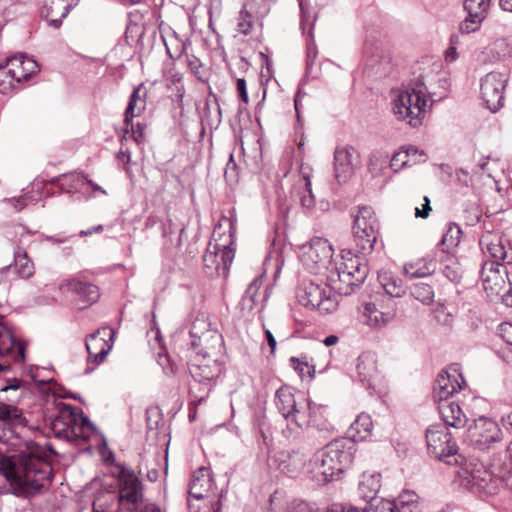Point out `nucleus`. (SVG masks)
<instances>
[{
  "mask_svg": "<svg viewBox=\"0 0 512 512\" xmlns=\"http://www.w3.org/2000/svg\"><path fill=\"white\" fill-rule=\"evenodd\" d=\"M356 273L345 272V270L335 271L331 270L326 280L329 282L331 289L334 293L340 296L351 295L357 288H359L365 280L356 281Z\"/></svg>",
  "mask_w": 512,
  "mask_h": 512,
  "instance_id": "22",
  "label": "nucleus"
},
{
  "mask_svg": "<svg viewBox=\"0 0 512 512\" xmlns=\"http://www.w3.org/2000/svg\"><path fill=\"white\" fill-rule=\"evenodd\" d=\"M352 151V147H338L335 150L334 173L339 183L346 182L353 174Z\"/></svg>",
  "mask_w": 512,
  "mask_h": 512,
  "instance_id": "25",
  "label": "nucleus"
},
{
  "mask_svg": "<svg viewBox=\"0 0 512 512\" xmlns=\"http://www.w3.org/2000/svg\"><path fill=\"white\" fill-rule=\"evenodd\" d=\"M491 0H465L464 10L467 13L477 14L481 17H487Z\"/></svg>",
  "mask_w": 512,
  "mask_h": 512,
  "instance_id": "49",
  "label": "nucleus"
},
{
  "mask_svg": "<svg viewBox=\"0 0 512 512\" xmlns=\"http://www.w3.org/2000/svg\"><path fill=\"white\" fill-rule=\"evenodd\" d=\"M499 334L502 339L510 346H512V324L505 322L499 326Z\"/></svg>",
  "mask_w": 512,
  "mask_h": 512,
  "instance_id": "62",
  "label": "nucleus"
},
{
  "mask_svg": "<svg viewBox=\"0 0 512 512\" xmlns=\"http://www.w3.org/2000/svg\"><path fill=\"white\" fill-rule=\"evenodd\" d=\"M261 285V277H256L250 282L240 301V306L242 310H253L257 303L258 291Z\"/></svg>",
  "mask_w": 512,
  "mask_h": 512,
  "instance_id": "41",
  "label": "nucleus"
},
{
  "mask_svg": "<svg viewBox=\"0 0 512 512\" xmlns=\"http://www.w3.org/2000/svg\"><path fill=\"white\" fill-rule=\"evenodd\" d=\"M130 512H161V509L153 501H148L130 507Z\"/></svg>",
  "mask_w": 512,
  "mask_h": 512,
  "instance_id": "60",
  "label": "nucleus"
},
{
  "mask_svg": "<svg viewBox=\"0 0 512 512\" xmlns=\"http://www.w3.org/2000/svg\"><path fill=\"white\" fill-rule=\"evenodd\" d=\"M356 443L348 437L336 438L327 443L312 458V462L324 481L336 480L353 462Z\"/></svg>",
  "mask_w": 512,
  "mask_h": 512,
  "instance_id": "4",
  "label": "nucleus"
},
{
  "mask_svg": "<svg viewBox=\"0 0 512 512\" xmlns=\"http://www.w3.org/2000/svg\"><path fill=\"white\" fill-rule=\"evenodd\" d=\"M146 421L148 430H154L159 427L160 423H163L162 416L158 408H148L146 410Z\"/></svg>",
  "mask_w": 512,
  "mask_h": 512,
  "instance_id": "53",
  "label": "nucleus"
},
{
  "mask_svg": "<svg viewBox=\"0 0 512 512\" xmlns=\"http://www.w3.org/2000/svg\"><path fill=\"white\" fill-rule=\"evenodd\" d=\"M504 275H507L506 267L497 261L484 262L480 277L485 291L498 294L505 285Z\"/></svg>",
  "mask_w": 512,
  "mask_h": 512,
  "instance_id": "20",
  "label": "nucleus"
},
{
  "mask_svg": "<svg viewBox=\"0 0 512 512\" xmlns=\"http://www.w3.org/2000/svg\"><path fill=\"white\" fill-rule=\"evenodd\" d=\"M118 478L120 481V493H119V501L122 505L128 503V479H127V470L124 466L119 467Z\"/></svg>",
  "mask_w": 512,
  "mask_h": 512,
  "instance_id": "51",
  "label": "nucleus"
},
{
  "mask_svg": "<svg viewBox=\"0 0 512 512\" xmlns=\"http://www.w3.org/2000/svg\"><path fill=\"white\" fill-rule=\"evenodd\" d=\"M382 286L385 292L391 297L400 298L406 293V287L403 281L395 276L383 277Z\"/></svg>",
  "mask_w": 512,
  "mask_h": 512,
  "instance_id": "47",
  "label": "nucleus"
},
{
  "mask_svg": "<svg viewBox=\"0 0 512 512\" xmlns=\"http://www.w3.org/2000/svg\"><path fill=\"white\" fill-rule=\"evenodd\" d=\"M152 501V490L143 477L142 465H138V471L130 469V507Z\"/></svg>",
  "mask_w": 512,
  "mask_h": 512,
  "instance_id": "23",
  "label": "nucleus"
},
{
  "mask_svg": "<svg viewBox=\"0 0 512 512\" xmlns=\"http://www.w3.org/2000/svg\"><path fill=\"white\" fill-rule=\"evenodd\" d=\"M480 245L483 250H486L491 255L494 259L493 261L499 262V260H505L507 258V251L502 244L501 239L497 236L483 237L480 240Z\"/></svg>",
  "mask_w": 512,
  "mask_h": 512,
  "instance_id": "40",
  "label": "nucleus"
},
{
  "mask_svg": "<svg viewBox=\"0 0 512 512\" xmlns=\"http://www.w3.org/2000/svg\"><path fill=\"white\" fill-rule=\"evenodd\" d=\"M439 88L443 92H438L430 81L422 76L414 79L408 85L400 90L397 98L394 100L393 111L400 120H408L412 127L421 125L426 112V107L430 101V107L434 102L445 98L448 88L446 78L438 79Z\"/></svg>",
  "mask_w": 512,
  "mask_h": 512,
  "instance_id": "2",
  "label": "nucleus"
},
{
  "mask_svg": "<svg viewBox=\"0 0 512 512\" xmlns=\"http://www.w3.org/2000/svg\"><path fill=\"white\" fill-rule=\"evenodd\" d=\"M211 487V478L207 468L200 467L192 475L189 485V495L195 499H202L204 493Z\"/></svg>",
  "mask_w": 512,
  "mask_h": 512,
  "instance_id": "33",
  "label": "nucleus"
},
{
  "mask_svg": "<svg viewBox=\"0 0 512 512\" xmlns=\"http://www.w3.org/2000/svg\"><path fill=\"white\" fill-rule=\"evenodd\" d=\"M69 290L75 292L80 299L92 304L99 299V289L96 285L82 281L79 279H72L68 283Z\"/></svg>",
  "mask_w": 512,
  "mask_h": 512,
  "instance_id": "35",
  "label": "nucleus"
},
{
  "mask_svg": "<svg viewBox=\"0 0 512 512\" xmlns=\"http://www.w3.org/2000/svg\"><path fill=\"white\" fill-rule=\"evenodd\" d=\"M379 228V221L372 207H359L352 226L353 239L359 254L365 256L373 251Z\"/></svg>",
  "mask_w": 512,
  "mask_h": 512,
  "instance_id": "9",
  "label": "nucleus"
},
{
  "mask_svg": "<svg viewBox=\"0 0 512 512\" xmlns=\"http://www.w3.org/2000/svg\"><path fill=\"white\" fill-rule=\"evenodd\" d=\"M443 275L451 282L458 283L461 280V272L457 265H446Z\"/></svg>",
  "mask_w": 512,
  "mask_h": 512,
  "instance_id": "58",
  "label": "nucleus"
},
{
  "mask_svg": "<svg viewBox=\"0 0 512 512\" xmlns=\"http://www.w3.org/2000/svg\"><path fill=\"white\" fill-rule=\"evenodd\" d=\"M333 253V248L328 240L314 237L309 244L302 247L300 260L310 273L320 274L327 271L328 274L335 265L332 261Z\"/></svg>",
  "mask_w": 512,
  "mask_h": 512,
  "instance_id": "10",
  "label": "nucleus"
},
{
  "mask_svg": "<svg viewBox=\"0 0 512 512\" xmlns=\"http://www.w3.org/2000/svg\"><path fill=\"white\" fill-rule=\"evenodd\" d=\"M467 485L480 496L495 495L501 487L512 492V454L505 459L493 458L488 468H474Z\"/></svg>",
  "mask_w": 512,
  "mask_h": 512,
  "instance_id": "5",
  "label": "nucleus"
},
{
  "mask_svg": "<svg viewBox=\"0 0 512 512\" xmlns=\"http://www.w3.org/2000/svg\"><path fill=\"white\" fill-rule=\"evenodd\" d=\"M83 194H88L90 196H97L98 194L106 195V190L103 189L98 184L94 183L91 179L86 177L85 190Z\"/></svg>",
  "mask_w": 512,
  "mask_h": 512,
  "instance_id": "59",
  "label": "nucleus"
},
{
  "mask_svg": "<svg viewBox=\"0 0 512 512\" xmlns=\"http://www.w3.org/2000/svg\"><path fill=\"white\" fill-rule=\"evenodd\" d=\"M508 78L506 74L492 71L481 80V96L486 107L493 113L503 107L504 89Z\"/></svg>",
  "mask_w": 512,
  "mask_h": 512,
  "instance_id": "13",
  "label": "nucleus"
},
{
  "mask_svg": "<svg viewBox=\"0 0 512 512\" xmlns=\"http://www.w3.org/2000/svg\"><path fill=\"white\" fill-rule=\"evenodd\" d=\"M410 294L424 305H430L434 300V289L431 284L417 282L410 286Z\"/></svg>",
  "mask_w": 512,
  "mask_h": 512,
  "instance_id": "43",
  "label": "nucleus"
},
{
  "mask_svg": "<svg viewBox=\"0 0 512 512\" xmlns=\"http://www.w3.org/2000/svg\"><path fill=\"white\" fill-rule=\"evenodd\" d=\"M217 357L196 352L188 363L189 373L195 382L210 385L211 381L219 376L221 364Z\"/></svg>",
  "mask_w": 512,
  "mask_h": 512,
  "instance_id": "16",
  "label": "nucleus"
},
{
  "mask_svg": "<svg viewBox=\"0 0 512 512\" xmlns=\"http://www.w3.org/2000/svg\"><path fill=\"white\" fill-rule=\"evenodd\" d=\"M305 399L298 402L289 387H281L275 393V405L286 420H291L298 427H303L306 410Z\"/></svg>",
  "mask_w": 512,
  "mask_h": 512,
  "instance_id": "15",
  "label": "nucleus"
},
{
  "mask_svg": "<svg viewBox=\"0 0 512 512\" xmlns=\"http://www.w3.org/2000/svg\"><path fill=\"white\" fill-rule=\"evenodd\" d=\"M394 317L392 311H381L375 303H365L361 308V320L364 324L377 328L389 323Z\"/></svg>",
  "mask_w": 512,
  "mask_h": 512,
  "instance_id": "28",
  "label": "nucleus"
},
{
  "mask_svg": "<svg viewBox=\"0 0 512 512\" xmlns=\"http://www.w3.org/2000/svg\"><path fill=\"white\" fill-rule=\"evenodd\" d=\"M306 410L304 412V424L306 426L305 436L310 441L311 446L321 444V440H325L330 433L333 431L332 425L323 418L320 421H316V416L322 417V406L307 402L305 403Z\"/></svg>",
  "mask_w": 512,
  "mask_h": 512,
  "instance_id": "14",
  "label": "nucleus"
},
{
  "mask_svg": "<svg viewBox=\"0 0 512 512\" xmlns=\"http://www.w3.org/2000/svg\"><path fill=\"white\" fill-rule=\"evenodd\" d=\"M17 65L16 60H7L5 64L0 65V93L8 94L21 83L13 69L17 68Z\"/></svg>",
  "mask_w": 512,
  "mask_h": 512,
  "instance_id": "30",
  "label": "nucleus"
},
{
  "mask_svg": "<svg viewBox=\"0 0 512 512\" xmlns=\"http://www.w3.org/2000/svg\"><path fill=\"white\" fill-rule=\"evenodd\" d=\"M155 341L158 345V351L155 352L157 363L162 367L163 372L166 375H172L175 372L174 364L171 362L170 357L165 351V347L162 344V339L159 335V331L155 332Z\"/></svg>",
  "mask_w": 512,
  "mask_h": 512,
  "instance_id": "45",
  "label": "nucleus"
},
{
  "mask_svg": "<svg viewBox=\"0 0 512 512\" xmlns=\"http://www.w3.org/2000/svg\"><path fill=\"white\" fill-rule=\"evenodd\" d=\"M296 298L300 305L324 313H331L338 306V296L331 289L328 281L320 284L312 280H304L297 287Z\"/></svg>",
  "mask_w": 512,
  "mask_h": 512,
  "instance_id": "7",
  "label": "nucleus"
},
{
  "mask_svg": "<svg viewBox=\"0 0 512 512\" xmlns=\"http://www.w3.org/2000/svg\"><path fill=\"white\" fill-rule=\"evenodd\" d=\"M147 89L139 84L130 95V118L139 116L146 107Z\"/></svg>",
  "mask_w": 512,
  "mask_h": 512,
  "instance_id": "42",
  "label": "nucleus"
},
{
  "mask_svg": "<svg viewBox=\"0 0 512 512\" xmlns=\"http://www.w3.org/2000/svg\"><path fill=\"white\" fill-rule=\"evenodd\" d=\"M373 424L370 415L361 413L351 424V430L358 434L359 438H365L372 430Z\"/></svg>",
  "mask_w": 512,
  "mask_h": 512,
  "instance_id": "48",
  "label": "nucleus"
},
{
  "mask_svg": "<svg viewBox=\"0 0 512 512\" xmlns=\"http://www.w3.org/2000/svg\"><path fill=\"white\" fill-rule=\"evenodd\" d=\"M331 270H345V272L356 273V278H358L356 279L357 282H359L360 280H366L369 274V268L365 259L357 254H353L351 251L343 253L341 263H335L334 267Z\"/></svg>",
  "mask_w": 512,
  "mask_h": 512,
  "instance_id": "27",
  "label": "nucleus"
},
{
  "mask_svg": "<svg viewBox=\"0 0 512 512\" xmlns=\"http://www.w3.org/2000/svg\"><path fill=\"white\" fill-rule=\"evenodd\" d=\"M290 361L293 363L297 362V366H294V368L299 372L301 377L304 376L305 370L308 374H310L311 377H313V374L315 373L314 366L310 368L307 362H303L301 359L296 357H292Z\"/></svg>",
  "mask_w": 512,
  "mask_h": 512,
  "instance_id": "61",
  "label": "nucleus"
},
{
  "mask_svg": "<svg viewBox=\"0 0 512 512\" xmlns=\"http://www.w3.org/2000/svg\"><path fill=\"white\" fill-rule=\"evenodd\" d=\"M190 346L203 355L218 356L223 347V338L204 317L196 318L189 330Z\"/></svg>",
  "mask_w": 512,
  "mask_h": 512,
  "instance_id": "11",
  "label": "nucleus"
},
{
  "mask_svg": "<svg viewBox=\"0 0 512 512\" xmlns=\"http://www.w3.org/2000/svg\"><path fill=\"white\" fill-rule=\"evenodd\" d=\"M461 229L455 223L449 224L448 229L443 234L439 246L442 251H449L451 248L456 247L460 242Z\"/></svg>",
  "mask_w": 512,
  "mask_h": 512,
  "instance_id": "44",
  "label": "nucleus"
},
{
  "mask_svg": "<svg viewBox=\"0 0 512 512\" xmlns=\"http://www.w3.org/2000/svg\"><path fill=\"white\" fill-rule=\"evenodd\" d=\"M356 370L360 382L367 389L373 387L374 379L377 377V358L373 352L366 351L357 358Z\"/></svg>",
  "mask_w": 512,
  "mask_h": 512,
  "instance_id": "24",
  "label": "nucleus"
},
{
  "mask_svg": "<svg viewBox=\"0 0 512 512\" xmlns=\"http://www.w3.org/2000/svg\"><path fill=\"white\" fill-rule=\"evenodd\" d=\"M380 474H363L362 479L359 482L358 490L360 496L371 503L375 499V496L380 490Z\"/></svg>",
  "mask_w": 512,
  "mask_h": 512,
  "instance_id": "36",
  "label": "nucleus"
},
{
  "mask_svg": "<svg viewBox=\"0 0 512 512\" xmlns=\"http://www.w3.org/2000/svg\"><path fill=\"white\" fill-rule=\"evenodd\" d=\"M7 60H16L17 64H19L17 65V68L13 69L16 77L19 78L21 83L27 81L32 75L39 71L37 62L23 54L15 55Z\"/></svg>",
  "mask_w": 512,
  "mask_h": 512,
  "instance_id": "37",
  "label": "nucleus"
},
{
  "mask_svg": "<svg viewBox=\"0 0 512 512\" xmlns=\"http://www.w3.org/2000/svg\"><path fill=\"white\" fill-rule=\"evenodd\" d=\"M51 428L59 438L80 437L77 432V417L71 405L62 404L59 415L51 421Z\"/></svg>",
  "mask_w": 512,
  "mask_h": 512,
  "instance_id": "19",
  "label": "nucleus"
},
{
  "mask_svg": "<svg viewBox=\"0 0 512 512\" xmlns=\"http://www.w3.org/2000/svg\"><path fill=\"white\" fill-rule=\"evenodd\" d=\"M435 318L437 322L443 326L450 327L453 323V315L446 309L444 305H439L435 309Z\"/></svg>",
  "mask_w": 512,
  "mask_h": 512,
  "instance_id": "55",
  "label": "nucleus"
},
{
  "mask_svg": "<svg viewBox=\"0 0 512 512\" xmlns=\"http://www.w3.org/2000/svg\"><path fill=\"white\" fill-rule=\"evenodd\" d=\"M435 270L436 262L432 258H424L413 263H407L403 268L405 276L409 279L429 276L433 274Z\"/></svg>",
  "mask_w": 512,
  "mask_h": 512,
  "instance_id": "34",
  "label": "nucleus"
},
{
  "mask_svg": "<svg viewBox=\"0 0 512 512\" xmlns=\"http://www.w3.org/2000/svg\"><path fill=\"white\" fill-rule=\"evenodd\" d=\"M418 496L412 491H405L398 498V502L402 507L417 503Z\"/></svg>",
  "mask_w": 512,
  "mask_h": 512,
  "instance_id": "63",
  "label": "nucleus"
},
{
  "mask_svg": "<svg viewBox=\"0 0 512 512\" xmlns=\"http://www.w3.org/2000/svg\"><path fill=\"white\" fill-rule=\"evenodd\" d=\"M86 177L80 173L63 175L60 179V188L66 193H83L85 190Z\"/></svg>",
  "mask_w": 512,
  "mask_h": 512,
  "instance_id": "39",
  "label": "nucleus"
},
{
  "mask_svg": "<svg viewBox=\"0 0 512 512\" xmlns=\"http://www.w3.org/2000/svg\"><path fill=\"white\" fill-rule=\"evenodd\" d=\"M467 14V17L459 24V31L462 34H470L479 30L482 22L486 19L485 17H481L477 14Z\"/></svg>",
  "mask_w": 512,
  "mask_h": 512,
  "instance_id": "50",
  "label": "nucleus"
},
{
  "mask_svg": "<svg viewBox=\"0 0 512 512\" xmlns=\"http://www.w3.org/2000/svg\"><path fill=\"white\" fill-rule=\"evenodd\" d=\"M465 385V380L456 365L438 374L433 385V399L438 404L442 420L453 428H464L468 417L456 401L450 400Z\"/></svg>",
  "mask_w": 512,
  "mask_h": 512,
  "instance_id": "3",
  "label": "nucleus"
},
{
  "mask_svg": "<svg viewBox=\"0 0 512 512\" xmlns=\"http://www.w3.org/2000/svg\"><path fill=\"white\" fill-rule=\"evenodd\" d=\"M402 152L407 154L408 159H410V165L426 161L425 153L418 150L415 146H409L405 150H402Z\"/></svg>",
  "mask_w": 512,
  "mask_h": 512,
  "instance_id": "57",
  "label": "nucleus"
},
{
  "mask_svg": "<svg viewBox=\"0 0 512 512\" xmlns=\"http://www.w3.org/2000/svg\"><path fill=\"white\" fill-rule=\"evenodd\" d=\"M467 432L470 444L479 450L493 448L503 438V433L498 424L483 416L474 419L473 423L468 426Z\"/></svg>",
  "mask_w": 512,
  "mask_h": 512,
  "instance_id": "12",
  "label": "nucleus"
},
{
  "mask_svg": "<svg viewBox=\"0 0 512 512\" xmlns=\"http://www.w3.org/2000/svg\"><path fill=\"white\" fill-rule=\"evenodd\" d=\"M51 471L48 462L33 455L8 457L0 462V472L9 483L10 492L23 498L39 493L50 481Z\"/></svg>",
  "mask_w": 512,
  "mask_h": 512,
  "instance_id": "1",
  "label": "nucleus"
},
{
  "mask_svg": "<svg viewBox=\"0 0 512 512\" xmlns=\"http://www.w3.org/2000/svg\"><path fill=\"white\" fill-rule=\"evenodd\" d=\"M410 165V159H408L407 154L402 151L396 152L390 159V167L394 171H398L402 167Z\"/></svg>",
  "mask_w": 512,
  "mask_h": 512,
  "instance_id": "56",
  "label": "nucleus"
},
{
  "mask_svg": "<svg viewBox=\"0 0 512 512\" xmlns=\"http://www.w3.org/2000/svg\"><path fill=\"white\" fill-rule=\"evenodd\" d=\"M231 244V241L227 244L209 242L207 251L203 255L204 266L209 269H214L217 274H220V270L226 272L235 255Z\"/></svg>",
  "mask_w": 512,
  "mask_h": 512,
  "instance_id": "18",
  "label": "nucleus"
},
{
  "mask_svg": "<svg viewBox=\"0 0 512 512\" xmlns=\"http://www.w3.org/2000/svg\"><path fill=\"white\" fill-rule=\"evenodd\" d=\"M13 348L17 349V355L24 359L25 348L22 344L16 343L11 331L0 322V355L4 356L12 352Z\"/></svg>",
  "mask_w": 512,
  "mask_h": 512,
  "instance_id": "38",
  "label": "nucleus"
},
{
  "mask_svg": "<svg viewBox=\"0 0 512 512\" xmlns=\"http://www.w3.org/2000/svg\"><path fill=\"white\" fill-rule=\"evenodd\" d=\"M79 0H44L41 15L53 28H59L62 20L68 16L70 10L77 6Z\"/></svg>",
  "mask_w": 512,
  "mask_h": 512,
  "instance_id": "21",
  "label": "nucleus"
},
{
  "mask_svg": "<svg viewBox=\"0 0 512 512\" xmlns=\"http://www.w3.org/2000/svg\"><path fill=\"white\" fill-rule=\"evenodd\" d=\"M115 331L108 326L101 327L90 334L86 339L88 360L101 364L113 346Z\"/></svg>",
  "mask_w": 512,
  "mask_h": 512,
  "instance_id": "17",
  "label": "nucleus"
},
{
  "mask_svg": "<svg viewBox=\"0 0 512 512\" xmlns=\"http://www.w3.org/2000/svg\"><path fill=\"white\" fill-rule=\"evenodd\" d=\"M146 126L140 122L133 123L130 120V137L138 144L141 145L145 142V131Z\"/></svg>",
  "mask_w": 512,
  "mask_h": 512,
  "instance_id": "54",
  "label": "nucleus"
},
{
  "mask_svg": "<svg viewBox=\"0 0 512 512\" xmlns=\"http://www.w3.org/2000/svg\"><path fill=\"white\" fill-rule=\"evenodd\" d=\"M299 194L301 206L307 211H311L315 207V197L312 192V185L308 175L303 176Z\"/></svg>",
  "mask_w": 512,
  "mask_h": 512,
  "instance_id": "46",
  "label": "nucleus"
},
{
  "mask_svg": "<svg viewBox=\"0 0 512 512\" xmlns=\"http://www.w3.org/2000/svg\"><path fill=\"white\" fill-rule=\"evenodd\" d=\"M28 421L18 406L0 400V444L16 450L26 444Z\"/></svg>",
  "mask_w": 512,
  "mask_h": 512,
  "instance_id": "6",
  "label": "nucleus"
},
{
  "mask_svg": "<svg viewBox=\"0 0 512 512\" xmlns=\"http://www.w3.org/2000/svg\"><path fill=\"white\" fill-rule=\"evenodd\" d=\"M143 468V477L145 479V482L148 484L155 482L159 477V471L152 467L149 468L147 464L143 465V463H140Z\"/></svg>",
  "mask_w": 512,
  "mask_h": 512,
  "instance_id": "64",
  "label": "nucleus"
},
{
  "mask_svg": "<svg viewBox=\"0 0 512 512\" xmlns=\"http://www.w3.org/2000/svg\"><path fill=\"white\" fill-rule=\"evenodd\" d=\"M371 512H399V508L394 501L381 499L376 503H369Z\"/></svg>",
  "mask_w": 512,
  "mask_h": 512,
  "instance_id": "52",
  "label": "nucleus"
},
{
  "mask_svg": "<svg viewBox=\"0 0 512 512\" xmlns=\"http://www.w3.org/2000/svg\"><path fill=\"white\" fill-rule=\"evenodd\" d=\"M447 424L432 425L426 431L428 453L447 465H462L465 457L458 453V446L448 432Z\"/></svg>",
  "mask_w": 512,
  "mask_h": 512,
  "instance_id": "8",
  "label": "nucleus"
},
{
  "mask_svg": "<svg viewBox=\"0 0 512 512\" xmlns=\"http://www.w3.org/2000/svg\"><path fill=\"white\" fill-rule=\"evenodd\" d=\"M17 65L16 60H7L5 64L0 65V93L8 94L21 83L13 69L17 68Z\"/></svg>",
  "mask_w": 512,
  "mask_h": 512,
  "instance_id": "32",
  "label": "nucleus"
},
{
  "mask_svg": "<svg viewBox=\"0 0 512 512\" xmlns=\"http://www.w3.org/2000/svg\"><path fill=\"white\" fill-rule=\"evenodd\" d=\"M17 65L16 60H7L5 64L0 65V93L8 94L21 83L13 69L17 68Z\"/></svg>",
  "mask_w": 512,
  "mask_h": 512,
  "instance_id": "31",
  "label": "nucleus"
},
{
  "mask_svg": "<svg viewBox=\"0 0 512 512\" xmlns=\"http://www.w3.org/2000/svg\"><path fill=\"white\" fill-rule=\"evenodd\" d=\"M277 460L279 461L278 469L291 478L296 477L306 463L305 454L299 450L281 452Z\"/></svg>",
  "mask_w": 512,
  "mask_h": 512,
  "instance_id": "26",
  "label": "nucleus"
},
{
  "mask_svg": "<svg viewBox=\"0 0 512 512\" xmlns=\"http://www.w3.org/2000/svg\"><path fill=\"white\" fill-rule=\"evenodd\" d=\"M13 269L14 273L21 278H29L34 273V265L28 259L24 250L18 249L14 252V264L0 269V274L4 275Z\"/></svg>",
  "mask_w": 512,
  "mask_h": 512,
  "instance_id": "29",
  "label": "nucleus"
}]
</instances>
